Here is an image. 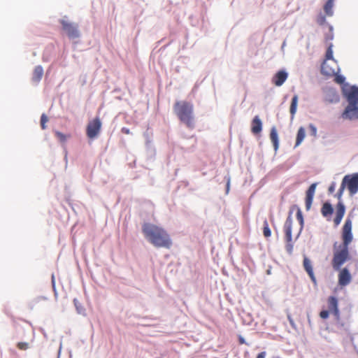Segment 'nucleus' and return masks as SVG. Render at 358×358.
<instances>
[{
  "mask_svg": "<svg viewBox=\"0 0 358 358\" xmlns=\"http://www.w3.org/2000/svg\"><path fill=\"white\" fill-rule=\"evenodd\" d=\"M142 232L145 238L156 248L170 249L173 245L168 231L159 225L145 222L142 226Z\"/></svg>",
  "mask_w": 358,
  "mask_h": 358,
  "instance_id": "f03ea898",
  "label": "nucleus"
},
{
  "mask_svg": "<svg viewBox=\"0 0 358 358\" xmlns=\"http://www.w3.org/2000/svg\"><path fill=\"white\" fill-rule=\"evenodd\" d=\"M43 76V69L41 66H37L35 67L33 76H32V80L34 83H38L41 79Z\"/></svg>",
  "mask_w": 358,
  "mask_h": 358,
  "instance_id": "dca6fc26",
  "label": "nucleus"
},
{
  "mask_svg": "<svg viewBox=\"0 0 358 358\" xmlns=\"http://www.w3.org/2000/svg\"><path fill=\"white\" fill-rule=\"evenodd\" d=\"M316 183H313L306 191V208L307 210H308L312 205L314 194L316 189Z\"/></svg>",
  "mask_w": 358,
  "mask_h": 358,
  "instance_id": "9b49d317",
  "label": "nucleus"
},
{
  "mask_svg": "<svg viewBox=\"0 0 358 358\" xmlns=\"http://www.w3.org/2000/svg\"><path fill=\"white\" fill-rule=\"evenodd\" d=\"M332 39H333V34H332V33H330L329 36H327L326 37V42L331 41Z\"/></svg>",
  "mask_w": 358,
  "mask_h": 358,
  "instance_id": "72a5a7b5",
  "label": "nucleus"
},
{
  "mask_svg": "<svg viewBox=\"0 0 358 358\" xmlns=\"http://www.w3.org/2000/svg\"><path fill=\"white\" fill-rule=\"evenodd\" d=\"M343 94L349 103L358 104V87L355 86L343 89Z\"/></svg>",
  "mask_w": 358,
  "mask_h": 358,
  "instance_id": "1a4fd4ad",
  "label": "nucleus"
},
{
  "mask_svg": "<svg viewBox=\"0 0 358 358\" xmlns=\"http://www.w3.org/2000/svg\"><path fill=\"white\" fill-rule=\"evenodd\" d=\"M238 341H239V343H240L241 345H242V344H245V339H244L241 336H239V337H238Z\"/></svg>",
  "mask_w": 358,
  "mask_h": 358,
  "instance_id": "2f4dec72",
  "label": "nucleus"
},
{
  "mask_svg": "<svg viewBox=\"0 0 358 358\" xmlns=\"http://www.w3.org/2000/svg\"><path fill=\"white\" fill-rule=\"evenodd\" d=\"M55 136L61 143H65L66 139L70 137V135H65L60 131H55Z\"/></svg>",
  "mask_w": 358,
  "mask_h": 358,
  "instance_id": "393cba45",
  "label": "nucleus"
},
{
  "mask_svg": "<svg viewBox=\"0 0 358 358\" xmlns=\"http://www.w3.org/2000/svg\"><path fill=\"white\" fill-rule=\"evenodd\" d=\"M309 128L311 131V134L313 136H317V128L312 124H310L309 125Z\"/></svg>",
  "mask_w": 358,
  "mask_h": 358,
  "instance_id": "c85d7f7f",
  "label": "nucleus"
},
{
  "mask_svg": "<svg viewBox=\"0 0 358 358\" xmlns=\"http://www.w3.org/2000/svg\"><path fill=\"white\" fill-rule=\"evenodd\" d=\"M17 347L21 350H26L29 348V343L26 342H19L17 344Z\"/></svg>",
  "mask_w": 358,
  "mask_h": 358,
  "instance_id": "bb28decb",
  "label": "nucleus"
},
{
  "mask_svg": "<svg viewBox=\"0 0 358 358\" xmlns=\"http://www.w3.org/2000/svg\"><path fill=\"white\" fill-rule=\"evenodd\" d=\"M121 131L124 134H130V130L129 129L127 128V127H122V129H121Z\"/></svg>",
  "mask_w": 358,
  "mask_h": 358,
  "instance_id": "7c9ffc66",
  "label": "nucleus"
},
{
  "mask_svg": "<svg viewBox=\"0 0 358 358\" xmlns=\"http://www.w3.org/2000/svg\"><path fill=\"white\" fill-rule=\"evenodd\" d=\"M48 121V118L45 114H42L41 117V126L42 129H46V123Z\"/></svg>",
  "mask_w": 358,
  "mask_h": 358,
  "instance_id": "a878e982",
  "label": "nucleus"
},
{
  "mask_svg": "<svg viewBox=\"0 0 358 358\" xmlns=\"http://www.w3.org/2000/svg\"><path fill=\"white\" fill-rule=\"evenodd\" d=\"M333 207L329 203H324L322 207L321 213L324 217H328L333 213Z\"/></svg>",
  "mask_w": 358,
  "mask_h": 358,
  "instance_id": "412c9836",
  "label": "nucleus"
},
{
  "mask_svg": "<svg viewBox=\"0 0 358 358\" xmlns=\"http://www.w3.org/2000/svg\"><path fill=\"white\" fill-rule=\"evenodd\" d=\"M229 189V180L227 182V190L228 191Z\"/></svg>",
  "mask_w": 358,
  "mask_h": 358,
  "instance_id": "c9c22d12",
  "label": "nucleus"
},
{
  "mask_svg": "<svg viewBox=\"0 0 358 358\" xmlns=\"http://www.w3.org/2000/svg\"><path fill=\"white\" fill-rule=\"evenodd\" d=\"M60 23L62 26V29L69 38L73 39L79 37L80 34L76 24L71 23L66 20H62Z\"/></svg>",
  "mask_w": 358,
  "mask_h": 358,
  "instance_id": "6e6552de",
  "label": "nucleus"
},
{
  "mask_svg": "<svg viewBox=\"0 0 358 358\" xmlns=\"http://www.w3.org/2000/svg\"><path fill=\"white\" fill-rule=\"evenodd\" d=\"M270 138L271 142L273 143L275 150H277L278 148L279 142L278 133L275 127H273L271 130Z\"/></svg>",
  "mask_w": 358,
  "mask_h": 358,
  "instance_id": "a211bd4d",
  "label": "nucleus"
},
{
  "mask_svg": "<svg viewBox=\"0 0 358 358\" xmlns=\"http://www.w3.org/2000/svg\"><path fill=\"white\" fill-rule=\"evenodd\" d=\"M287 73L285 71H279L273 78V83L276 86H281L287 78Z\"/></svg>",
  "mask_w": 358,
  "mask_h": 358,
  "instance_id": "f8f14e48",
  "label": "nucleus"
},
{
  "mask_svg": "<svg viewBox=\"0 0 358 358\" xmlns=\"http://www.w3.org/2000/svg\"><path fill=\"white\" fill-rule=\"evenodd\" d=\"M327 309L322 310L320 313V316L322 319L326 320L332 314L336 320H340V311L338 309V301L336 296H331L327 300Z\"/></svg>",
  "mask_w": 358,
  "mask_h": 358,
  "instance_id": "39448f33",
  "label": "nucleus"
},
{
  "mask_svg": "<svg viewBox=\"0 0 358 358\" xmlns=\"http://www.w3.org/2000/svg\"><path fill=\"white\" fill-rule=\"evenodd\" d=\"M306 137V130L303 127H301L296 134L295 147L299 146Z\"/></svg>",
  "mask_w": 358,
  "mask_h": 358,
  "instance_id": "aec40b11",
  "label": "nucleus"
},
{
  "mask_svg": "<svg viewBox=\"0 0 358 358\" xmlns=\"http://www.w3.org/2000/svg\"><path fill=\"white\" fill-rule=\"evenodd\" d=\"M321 71L323 74L331 76L336 75L337 73L338 68L329 67L327 62L326 61H324V62L322 64Z\"/></svg>",
  "mask_w": 358,
  "mask_h": 358,
  "instance_id": "4468645a",
  "label": "nucleus"
},
{
  "mask_svg": "<svg viewBox=\"0 0 358 358\" xmlns=\"http://www.w3.org/2000/svg\"><path fill=\"white\" fill-rule=\"evenodd\" d=\"M101 125V122L99 117H95L90 121L86 128L87 136L90 139L97 137L100 133Z\"/></svg>",
  "mask_w": 358,
  "mask_h": 358,
  "instance_id": "423d86ee",
  "label": "nucleus"
},
{
  "mask_svg": "<svg viewBox=\"0 0 358 358\" xmlns=\"http://www.w3.org/2000/svg\"><path fill=\"white\" fill-rule=\"evenodd\" d=\"M345 188H347L350 196L355 195L358 192V173L348 174L344 176L342 180L341 187L336 194L339 200L336 207V217L334 219V223L336 227L338 226L345 213V207L341 201Z\"/></svg>",
  "mask_w": 358,
  "mask_h": 358,
  "instance_id": "7ed1b4c3",
  "label": "nucleus"
},
{
  "mask_svg": "<svg viewBox=\"0 0 358 358\" xmlns=\"http://www.w3.org/2000/svg\"><path fill=\"white\" fill-rule=\"evenodd\" d=\"M292 224H293V220L291 217V213H289V215L287 217V218L285 222V224H284V231L285 234L286 241L287 243L286 248H287V250L289 253H292V250H293V245L292 244Z\"/></svg>",
  "mask_w": 358,
  "mask_h": 358,
  "instance_id": "0eeeda50",
  "label": "nucleus"
},
{
  "mask_svg": "<svg viewBox=\"0 0 358 358\" xmlns=\"http://www.w3.org/2000/svg\"><path fill=\"white\" fill-rule=\"evenodd\" d=\"M303 267L311 280L313 282H315V277L314 275L312 264L310 260L307 257H304L303 258Z\"/></svg>",
  "mask_w": 358,
  "mask_h": 358,
  "instance_id": "2eb2a0df",
  "label": "nucleus"
},
{
  "mask_svg": "<svg viewBox=\"0 0 358 358\" xmlns=\"http://www.w3.org/2000/svg\"><path fill=\"white\" fill-rule=\"evenodd\" d=\"M265 357H266V352H262L259 354H258L257 358H265Z\"/></svg>",
  "mask_w": 358,
  "mask_h": 358,
  "instance_id": "473e14b6",
  "label": "nucleus"
},
{
  "mask_svg": "<svg viewBox=\"0 0 358 358\" xmlns=\"http://www.w3.org/2000/svg\"><path fill=\"white\" fill-rule=\"evenodd\" d=\"M334 0H327V1L324 5V11L327 16H332L334 14L333 7H334Z\"/></svg>",
  "mask_w": 358,
  "mask_h": 358,
  "instance_id": "6ab92c4d",
  "label": "nucleus"
},
{
  "mask_svg": "<svg viewBox=\"0 0 358 358\" xmlns=\"http://www.w3.org/2000/svg\"><path fill=\"white\" fill-rule=\"evenodd\" d=\"M288 320H289V321L290 324H291L292 327H294V321H293V320L291 318V317H290L289 315L288 316Z\"/></svg>",
  "mask_w": 358,
  "mask_h": 358,
  "instance_id": "f704fd0d",
  "label": "nucleus"
},
{
  "mask_svg": "<svg viewBox=\"0 0 358 358\" xmlns=\"http://www.w3.org/2000/svg\"><path fill=\"white\" fill-rule=\"evenodd\" d=\"M173 110L181 122L189 129H194V106L193 104L186 101H178L173 106Z\"/></svg>",
  "mask_w": 358,
  "mask_h": 358,
  "instance_id": "20e7f679",
  "label": "nucleus"
},
{
  "mask_svg": "<svg viewBox=\"0 0 358 358\" xmlns=\"http://www.w3.org/2000/svg\"><path fill=\"white\" fill-rule=\"evenodd\" d=\"M294 208H296V219L298 220V221L299 222V227L298 231H297V236H299L303 230V225H304V220H303V214H302L301 209L297 206H294Z\"/></svg>",
  "mask_w": 358,
  "mask_h": 358,
  "instance_id": "f3484780",
  "label": "nucleus"
},
{
  "mask_svg": "<svg viewBox=\"0 0 358 358\" xmlns=\"http://www.w3.org/2000/svg\"><path fill=\"white\" fill-rule=\"evenodd\" d=\"M262 123L259 116H255L252 121L251 131L254 134H258L262 131Z\"/></svg>",
  "mask_w": 358,
  "mask_h": 358,
  "instance_id": "ddd939ff",
  "label": "nucleus"
},
{
  "mask_svg": "<svg viewBox=\"0 0 358 358\" xmlns=\"http://www.w3.org/2000/svg\"><path fill=\"white\" fill-rule=\"evenodd\" d=\"M352 213H349L345 221V224L343 226L341 231L343 243L338 247L336 246V243L334 245V250L331 265L335 271H339L338 284L343 287L348 285L352 280V276L349 270L347 268L341 269V267L350 259L348 247L353 240V235L352 233Z\"/></svg>",
  "mask_w": 358,
  "mask_h": 358,
  "instance_id": "f257e3e1",
  "label": "nucleus"
},
{
  "mask_svg": "<svg viewBox=\"0 0 358 358\" xmlns=\"http://www.w3.org/2000/svg\"><path fill=\"white\" fill-rule=\"evenodd\" d=\"M335 80L338 84H342L345 81V78L342 76L336 75Z\"/></svg>",
  "mask_w": 358,
  "mask_h": 358,
  "instance_id": "cd10ccee",
  "label": "nucleus"
},
{
  "mask_svg": "<svg viewBox=\"0 0 358 358\" xmlns=\"http://www.w3.org/2000/svg\"><path fill=\"white\" fill-rule=\"evenodd\" d=\"M336 188V184L333 182L329 187V193H333Z\"/></svg>",
  "mask_w": 358,
  "mask_h": 358,
  "instance_id": "c756f323",
  "label": "nucleus"
},
{
  "mask_svg": "<svg viewBox=\"0 0 358 358\" xmlns=\"http://www.w3.org/2000/svg\"><path fill=\"white\" fill-rule=\"evenodd\" d=\"M263 234L265 238H269L271 236V231L266 220H265L263 223Z\"/></svg>",
  "mask_w": 358,
  "mask_h": 358,
  "instance_id": "5701e85b",
  "label": "nucleus"
},
{
  "mask_svg": "<svg viewBox=\"0 0 358 358\" xmlns=\"http://www.w3.org/2000/svg\"><path fill=\"white\" fill-rule=\"evenodd\" d=\"M297 103H298V96L294 95L292 97L291 105H290V113L292 115V118L294 117V116L295 115V113L296 112Z\"/></svg>",
  "mask_w": 358,
  "mask_h": 358,
  "instance_id": "4be33fe9",
  "label": "nucleus"
},
{
  "mask_svg": "<svg viewBox=\"0 0 358 358\" xmlns=\"http://www.w3.org/2000/svg\"><path fill=\"white\" fill-rule=\"evenodd\" d=\"M332 48H333V44L332 43H329V45H328V48L327 50V52H326L325 60L324 61L327 62V60L333 59V50H332Z\"/></svg>",
  "mask_w": 358,
  "mask_h": 358,
  "instance_id": "b1692460",
  "label": "nucleus"
},
{
  "mask_svg": "<svg viewBox=\"0 0 358 358\" xmlns=\"http://www.w3.org/2000/svg\"><path fill=\"white\" fill-rule=\"evenodd\" d=\"M343 119H358V106L356 104L349 103L342 114Z\"/></svg>",
  "mask_w": 358,
  "mask_h": 358,
  "instance_id": "9d476101",
  "label": "nucleus"
}]
</instances>
